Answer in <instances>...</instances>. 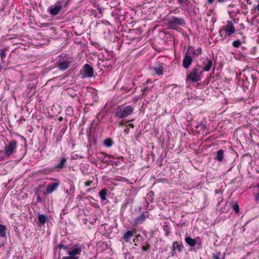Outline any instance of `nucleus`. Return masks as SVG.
<instances>
[{
    "label": "nucleus",
    "mask_w": 259,
    "mask_h": 259,
    "mask_svg": "<svg viewBox=\"0 0 259 259\" xmlns=\"http://www.w3.org/2000/svg\"><path fill=\"white\" fill-rule=\"evenodd\" d=\"M133 111L134 109L131 106H119L115 109L114 115L115 117L122 119L131 114Z\"/></svg>",
    "instance_id": "obj_1"
},
{
    "label": "nucleus",
    "mask_w": 259,
    "mask_h": 259,
    "mask_svg": "<svg viewBox=\"0 0 259 259\" xmlns=\"http://www.w3.org/2000/svg\"><path fill=\"white\" fill-rule=\"evenodd\" d=\"M167 21L168 26L174 29L178 26H184L186 24L185 21L182 17L171 16L167 20Z\"/></svg>",
    "instance_id": "obj_2"
},
{
    "label": "nucleus",
    "mask_w": 259,
    "mask_h": 259,
    "mask_svg": "<svg viewBox=\"0 0 259 259\" xmlns=\"http://www.w3.org/2000/svg\"><path fill=\"white\" fill-rule=\"evenodd\" d=\"M202 73V70L201 69L200 66L198 65L193 68L187 77L193 82H197L201 80Z\"/></svg>",
    "instance_id": "obj_3"
},
{
    "label": "nucleus",
    "mask_w": 259,
    "mask_h": 259,
    "mask_svg": "<svg viewBox=\"0 0 259 259\" xmlns=\"http://www.w3.org/2000/svg\"><path fill=\"white\" fill-rule=\"evenodd\" d=\"M17 146V141L11 140L5 148V154L7 157L10 156L14 152Z\"/></svg>",
    "instance_id": "obj_4"
},
{
    "label": "nucleus",
    "mask_w": 259,
    "mask_h": 259,
    "mask_svg": "<svg viewBox=\"0 0 259 259\" xmlns=\"http://www.w3.org/2000/svg\"><path fill=\"white\" fill-rule=\"evenodd\" d=\"M225 31L228 33V36H230L232 34H233L235 31V27L233 25V24L231 21H228L227 24L225 26L224 29H220L219 30V33L222 36V33Z\"/></svg>",
    "instance_id": "obj_5"
},
{
    "label": "nucleus",
    "mask_w": 259,
    "mask_h": 259,
    "mask_svg": "<svg viewBox=\"0 0 259 259\" xmlns=\"http://www.w3.org/2000/svg\"><path fill=\"white\" fill-rule=\"evenodd\" d=\"M66 165L67 159L65 157H62L59 160V162L54 166V169L56 171H59L63 168L66 167Z\"/></svg>",
    "instance_id": "obj_6"
},
{
    "label": "nucleus",
    "mask_w": 259,
    "mask_h": 259,
    "mask_svg": "<svg viewBox=\"0 0 259 259\" xmlns=\"http://www.w3.org/2000/svg\"><path fill=\"white\" fill-rule=\"evenodd\" d=\"M83 71L84 73L83 77H92L94 76V69L88 64H85L83 65Z\"/></svg>",
    "instance_id": "obj_7"
},
{
    "label": "nucleus",
    "mask_w": 259,
    "mask_h": 259,
    "mask_svg": "<svg viewBox=\"0 0 259 259\" xmlns=\"http://www.w3.org/2000/svg\"><path fill=\"white\" fill-rule=\"evenodd\" d=\"M62 8L61 2H57L54 7H51L49 8L50 14L52 15L58 14Z\"/></svg>",
    "instance_id": "obj_8"
},
{
    "label": "nucleus",
    "mask_w": 259,
    "mask_h": 259,
    "mask_svg": "<svg viewBox=\"0 0 259 259\" xmlns=\"http://www.w3.org/2000/svg\"><path fill=\"white\" fill-rule=\"evenodd\" d=\"M192 61V57L187 53H186L183 60V67L185 69H188L191 65Z\"/></svg>",
    "instance_id": "obj_9"
},
{
    "label": "nucleus",
    "mask_w": 259,
    "mask_h": 259,
    "mask_svg": "<svg viewBox=\"0 0 259 259\" xmlns=\"http://www.w3.org/2000/svg\"><path fill=\"white\" fill-rule=\"evenodd\" d=\"M186 53H189V55H193V58L197 57L202 53V49L201 48H198L197 49H195L191 46H188Z\"/></svg>",
    "instance_id": "obj_10"
},
{
    "label": "nucleus",
    "mask_w": 259,
    "mask_h": 259,
    "mask_svg": "<svg viewBox=\"0 0 259 259\" xmlns=\"http://www.w3.org/2000/svg\"><path fill=\"white\" fill-rule=\"evenodd\" d=\"M70 66V62L67 60H61L57 63V67L61 71H65Z\"/></svg>",
    "instance_id": "obj_11"
},
{
    "label": "nucleus",
    "mask_w": 259,
    "mask_h": 259,
    "mask_svg": "<svg viewBox=\"0 0 259 259\" xmlns=\"http://www.w3.org/2000/svg\"><path fill=\"white\" fill-rule=\"evenodd\" d=\"M60 183L59 182H56L54 183H52L49 184L46 188V193L48 194H51L54 191L57 190L58 187H59Z\"/></svg>",
    "instance_id": "obj_12"
},
{
    "label": "nucleus",
    "mask_w": 259,
    "mask_h": 259,
    "mask_svg": "<svg viewBox=\"0 0 259 259\" xmlns=\"http://www.w3.org/2000/svg\"><path fill=\"white\" fill-rule=\"evenodd\" d=\"M202 64L203 66L202 69V71H208L210 70L212 65V60L206 58L204 59V60L202 62Z\"/></svg>",
    "instance_id": "obj_13"
},
{
    "label": "nucleus",
    "mask_w": 259,
    "mask_h": 259,
    "mask_svg": "<svg viewBox=\"0 0 259 259\" xmlns=\"http://www.w3.org/2000/svg\"><path fill=\"white\" fill-rule=\"evenodd\" d=\"M111 157V155H108L107 154H105L103 152L99 153L97 154V158L103 163H109V160L106 159V157Z\"/></svg>",
    "instance_id": "obj_14"
},
{
    "label": "nucleus",
    "mask_w": 259,
    "mask_h": 259,
    "mask_svg": "<svg viewBox=\"0 0 259 259\" xmlns=\"http://www.w3.org/2000/svg\"><path fill=\"white\" fill-rule=\"evenodd\" d=\"M81 251V248L80 247H73L71 251L68 252V254L69 255H73L76 256L77 255H80Z\"/></svg>",
    "instance_id": "obj_15"
},
{
    "label": "nucleus",
    "mask_w": 259,
    "mask_h": 259,
    "mask_svg": "<svg viewBox=\"0 0 259 259\" xmlns=\"http://www.w3.org/2000/svg\"><path fill=\"white\" fill-rule=\"evenodd\" d=\"M133 236L134 232L133 231L128 230L124 233L122 237V239H123L125 242H127Z\"/></svg>",
    "instance_id": "obj_16"
},
{
    "label": "nucleus",
    "mask_w": 259,
    "mask_h": 259,
    "mask_svg": "<svg viewBox=\"0 0 259 259\" xmlns=\"http://www.w3.org/2000/svg\"><path fill=\"white\" fill-rule=\"evenodd\" d=\"M224 151L223 150H219L217 151L215 159L219 162H222L224 158Z\"/></svg>",
    "instance_id": "obj_17"
},
{
    "label": "nucleus",
    "mask_w": 259,
    "mask_h": 259,
    "mask_svg": "<svg viewBox=\"0 0 259 259\" xmlns=\"http://www.w3.org/2000/svg\"><path fill=\"white\" fill-rule=\"evenodd\" d=\"M153 70L156 74L158 75L162 74L163 70L162 64H158L153 68Z\"/></svg>",
    "instance_id": "obj_18"
},
{
    "label": "nucleus",
    "mask_w": 259,
    "mask_h": 259,
    "mask_svg": "<svg viewBox=\"0 0 259 259\" xmlns=\"http://www.w3.org/2000/svg\"><path fill=\"white\" fill-rule=\"evenodd\" d=\"M145 215L144 213H142L135 219V223L136 224H141L145 220Z\"/></svg>",
    "instance_id": "obj_19"
},
{
    "label": "nucleus",
    "mask_w": 259,
    "mask_h": 259,
    "mask_svg": "<svg viewBox=\"0 0 259 259\" xmlns=\"http://www.w3.org/2000/svg\"><path fill=\"white\" fill-rule=\"evenodd\" d=\"M185 241L190 246H194L196 243V240L190 237H186Z\"/></svg>",
    "instance_id": "obj_20"
},
{
    "label": "nucleus",
    "mask_w": 259,
    "mask_h": 259,
    "mask_svg": "<svg viewBox=\"0 0 259 259\" xmlns=\"http://www.w3.org/2000/svg\"><path fill=\"white\" fill-rule=\"evenodd\" d=\"M108 191L106 189H102L99 192V194L102 201H104L106 199V196L107 194Z\"/></svg>",
    "instance_id": "obj_21"
},
{
    "label": "nucleus",
    "mask_w": 259,
    "mask_h": 259,
    "mask_svg": "<svg viewBox=\"0 0 259 259\" xmlns=\"http://www.w3.org/2000/svg\"><path fill=\"white\" fill-rule=\"evenodd\" d=\"M183 246L182 244L178 243L177 242H174L172 244L173 250L177 249L179 252H181Z\"/></svg>",
    "instance_id": "obj_22"
},
{
    "label": "nucleus",
    "mask_w": 259,
    "mask_h": 259,
    "mask_svg": "<svg viewBox=\"0 0 259 259\" xmlns=\"http://www.w3.org/2000/svg\"><path fill=\"white\" fill-rule=\"evenodd\" d=\"M6 235V227L0 224V236L5 237Z\"/></svg>",
    "instance_id": "obj_23"
},
{
    "label": "nucleus",
    "mask_w": 259,
    "mask_h": 259,
    "mask_svg": "<svg viewBox=\"0 0 259 259\" xmlns=\"http://www.w3.org/2000/svg\"><path fill=\"white\" fill-rule=\"evenodd\" d=\"M113 142L110 138H107V139H105L104 141V146L108 148L111 147L113 145Z\"/></svg>",
    "instance_id": "obj_24"
},
{
    "label": "nucleus",
    "mask_w": 259,
    "mask_h": 259,
    "mask_svg": "<svg viewBox=\"0 0 259 259\" xmlns=\"http://www.w3.org/2000/svg\"><path fill=\"white\" fill-rule=\"evenodd\" d=\"M38 220L40 224L44 225L46 222L47 217L45 214H41L38 215Z\"/></svg>",
    "instance_id": "obj_25"
},
{
    "label": "nucleus",
    "mask_w": 259,
    "mask_h": 259,
    "mask_svg": "<svg viewBox=\"0 0 259 259\" xmlns=\"http://www.w3.org/2000/svg\"><path fill=\"white\" fill-rule=\"evenodd\" d=\"M6 50H7V49L0 50V57L2 63L5 62V59L6 57V54L5 53Z\"/></svg>",
    "instance_id": "obj_26"
},
{
    "label": "nucleus",
    "mask_w": 259,
    "mask_h": 259,
    "mask_svg": "<svg viewBox=\"0 0 259 259\" xmlns=\"http://www.w3.org/2000/svg\"><path fill=\"white\" fill-rule=\"evenodd\" d=\"M35 88H36V86L34 83H29L27 86V93L29 94L32 91V90H35Z\"/></svg>",
    "instance_id": "obj_27"
},
{
    "label": "nucleus",
    "mask_w": 259,
    "mask_h": 259,
    "mask_svg": "<svg viewBox=\"0 0 259 259\" xmlns=\"http://www.w3.org/2000/svg\"><path fill=\"white\" fill-rule=\"evenodd\" d=\"M232 208L234 210V211L236 213L239 212V207L238 203L235 202L232 205Z\"/></svg>",
    "instance_id": "obj_28"
},
{
    "label": "nucleus",
    "mask_w": 259,
    "mask_h": 259,
    "mask_svg": "<svg viewBox=\"0 0 259 259\" xmlns=\"http://www.w3.org/2000/svg\"><path fill=\"white\" fill-rule=\"evenodd\" d=\"M240 45L241 41L239 39L234 41L232 43L233 47L236 48H238Z\"/></svg>",
    "instance_id": "obj_29"
},
{
    "label": "nucleus",
    "mask_w": 259,
    "mask_h": 259,
    "mask_svg": "<svg viewBox=\"0 0 259 259\" xmlns=\"http://www.w3.org/2000/svg\"><path fill=\"white\" fill-rule=\"evenodd\" d=\"M58 248L59 249H63L64 250H66L67 249V246L62 243H60L58 245Z\"/></svg>",
    "instance_id": "obj_30"
},
{
    "label": "nucleus",
    "mask_w": 259,
    "mask_h": 259,
    "mask_svg": "<svg viewBox=\"0 0 259 259\" xmlns=\"http://www.w3.org/2000/svg\"><path fill=\"white\" fill-rule=\"evenodd\" d=\"M78 256L73 255H69V256H64L62 259H78Z\"/></svg>",
    "instance_id": "obj_31"
},
{
    "label": "nucleus",
    "mask_w": 259,
    "mask_h": 259,
    "mask_svg": "<svg viewBox=\"0 0 259 259\" xmlns=\"http://www.w3.org/2000/svg\"><path fill=\"white\" fill-rule=\"evenodd\" d=\"M221 255V254L220 252H217L215 254H213V259H220Z\"/></svg>",
    "instance_id": "obj_32"
},
{
    "label": "nucleus",
    "mask_w": 259,
    "mask_h": 259,
    "mask_svg": "<svg viewBox=\"0 0 259 259\" xmlns=\"http://www.w3.org/2000/svg\"><path fill=\"white\" fill-rule=\"evenodd\" d=\"M119 162L117 160V161H112V160H109V164H110L111 165H115L116 166L118 165V164H119Z\"/></svg>",
    "instance_id": "obj_33"
},
{
    "label": "nucleus",
    "mask_w": 259,
    "mask_h": 259,
    "mask_svg": "<svg viewBox=\"0 0 259 259\" xmlns=\"http://www.w3.org/2000/svg\"><path fill=\"white\" fill-rule=\"evenodd\" d=\"M178 1L180 4H182L184 3H185L186 4H188L189 3H190V1L189 0H185V1H184V0H178Z\"/></svg>",
    "instance_id": "obj_34"
},
{
    "label": "nucleus",
    "mask_w": 259,
    "mask_h": 259,
    "mask_svg": "<svg viewBox=\"0 0 259 259\" xmlns=\"http://www.w3.org/2000/svg\"><path fill=\"white\" fill-rule=\"evenodd\" d=\"M150 246L147 244L146 246H143L142 248L143 251H147V249L149 248Z\"/></svg>",
    "instance_id": "obj_35"
},
{
    "label": "nucleus",
    "mask_w": 259,
    "mask_h": 259,
    "mask_svg": "<svg viewBox=\"0 0 259 259\" xmlns=\"http://www.w3.org/2000/svg\"><path fill=\"white\" fill-rule=\"evenodd\" d=\"M130 132V128H126L124 130L123 133L125 135H127Z\"/></svg>",
    "instance_id": "obj_36"
},
{
    "label": "nucleus",
    "mask_w": 259,
    "mask_h": 259,
    "mask_svg": "<svg viewBox=\"0 0 259 259\" xmlns=\"http://www.w3.org/2000/svg\"><path fill=\"white\" fill-rule=\"evenodd\" d=\"M92 183V181H87L85 182V185L86 186H91V184Z\"/></svg>",
    "instance_id": "obj_37"
},
{
    "label": "nucleus",
    "mask_w": 259,
    "mask_h": 259,
    "mask_svg": "<svg viewBox=\"0 0 259 259\" xmlns=\"http://www.w3.org/2000/svg\"><path fill=\"white\" fill-rule=\"evenodd\" d=\"M229 0H217L219 3H222L228 1Z\"/></svg>",
    "instance_id": "obj_38"
},
{
    "label": "nucleus",
    "mask_w": 259,
    "mask_h": 259,
    "mask_svg": "<svg viewBox=\"0 0 259 259\" xmlns=\"http://www.w3.org/2000/svg\"><path fill=\"white\" fill-rule=\"evenodd\" d=\"M214 2V0H207V3L208 4L211 5L213 4Z\"/></svg>",
    "instance_id": "obj_39"
},
{
    "label": "nucleus",
    "mask_w": 259,
    "mask_h": 259,
    "mask_svg": "<svg viewBox=\"0 0 259 259\" xmlns=\"http://www.w3.org/2000/svg\"><path fill=\"white\" fill-rule=\"evenodd\" d=\"M255 200L257 201H259V192L256 195Z\"/></svg>",
    "instance_id": "obj_40"
},
{
    "label": "nucleus",
    "mask_w": 259,
    "mask_h": 259,
    "mask_svg": "<svg viewBox=\"0 0 259 259\" xmlns=\"http://www.w3.org/2000/svg\"><path fill=\"white\" fill-rule=\"evenodd\" d=\"M37 200L38 201H41V198H40V197L39 196H37Z\"/></svg>",
    "instance_id": "obj_41"
},
{
    "label": "nucleus",
    "mask_w": 259,
    "mask_h": 259,
    "mask_svg": "<svg viewBox=\"0 0 259 259\" xmlns=\"http://www.w3.org/2000/svg\"><path fill=\"white\" fill-rule=\"evenodd\" d=\"M255 9L257 11H259V4L256 6L255 7Z\"/></svg>",
    "instance_id": "obj_42"
},
{
    "label": "nucleus",
    "mask_w": 259,
    "mask_h": 259,
    "mask_svg": "<svg viewBox=\"0 0 259 259\" xmlns=\"http://www.w3.org/2000/svg\"><path fill=\"white\" fill-rule=\"evenodd\" d=\"M124 124H124V123L123 121H120L119 122V125H124Z\"/></svg>",
    "instance_id": "obj_43"
},
{
    "label": "nucleus",
    "mask_w": 259,
    "mask_h": 259,
    "mask_svg": "<svg viewBox=\"0 0 259 259\" xmlns=\"http://www.w3.org/2000/svg\"><path fill=\"white\" fill-rule=\"evenodd\" d=\"M128 125H129L130 127H132V128H133V127H134V124H133V123H130V124H128Z\"/></svg>",
    "instance_id": "obj_44"
},
{
    "label": "nucleus",
    "mask_w": 259,
    "mask_h": 259,
    "mask_svg": "<svg viewBox=\"0 0 259 259\" xmlns=\"http://www.w3.org/2000/svg\"><path fill=\"white\" fill-rule=\"evenodd\" d=\"M73 97H76L77 100L78 99V97L76 94L75 95L73 96Z\"/></svg>",
    "instance_id": "obj_45"
},
{
    "label": "nucleus",
    "mask_w": 259,
    "mask_h": 259,
    "mask_svg": "<svg viewBox=\"0 0 259 259\" xmlns=\"http://www.w3.org/2000/svg\"><path fill=\"white\" fill-rule=\"evenodd\" d=\"M147 89H148V87H146V88H144V92H145V91H146L147 90Z\"/></svg>",
    "instance_id": "obj_46"
}]
</instances>
